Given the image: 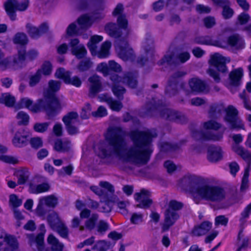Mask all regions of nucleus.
I'll use <instances>...</instances> for the list:
<instances>
[{
    "instance_id": "57",
    "label": "nucleus",
    "mask_w": 251,
    "mask_h": 251,
    "mask_svg": "<svg viewBox=\"0 0 251 251\" xmlns=\"http://www.w3.org/2000/svg\"><path fill=\"white\" fill-rule=\"evenodd\" d=\"M183 204L176 200H171L169 203V208L167 209H171L173 211L179 210L182 208Z\"/></svg>"
},
{
    "instance_id": "49",
    "label": "nucleus",
    "mask_w": 251,
    "mask_h": 251,
    "mask_svg": "<svg viewBox=\"0 0 251 251\" xmlns=\"http://www.w3.org/2000/svg\"><path fill=\"white\" fill-rule=\"evenodd\" d=\"M42 75L41 70H38L36 73L29 77V85L31 87L36 85L40 81Z\"/></svg>"
},
{
    "instance_id": "24",
    "label": "nucleus",
    "mask_w": 251,
    "mask_h": 251,
    "mask_svg": "<svg viewBox=\"0 0 251 251\" xmlns=\"http://www.w3.org/2000/svg\"><path fill=\"white\" fill-rule=\"evenodd\" d=\"M243 75V71L241 68H238L232 71L229 74L230 87H237L239 85Z\"/></svg>"
},
{
    "instance_id": "30",
    "label": "nucleus",
    "mask_w": 251,
    "mask_h": 251,
    "mask_svg": "<svg viewBox=\"0 0 251 251\" xmlns=\"http://www.w3.org/2000/svg\"><path fill=\"white\" fill-rule=\"evenodd\" d=\"M47 220L52 229H55L56 227L63 223L60 219L58 214L55 211L50 213L47 216Z\"/></svg>"
},
{
    "instance_id": "13",
    "label": "nucleus",
    "mask_w": 251,
    "mask_h": 251,
    "mask_svg": "<svg viewBox=\"0 0 251 251\" xmlns=\"http://www.w3.org/2000/svg\"><path fill=\"white\" fill-rule=\"evenodd\" d=\"M61 82L59 81L50 80L49 82V88L44 93L43 100H48L50 101H53L56 100L60 105V109L57 111V115L60 112L62 109L61 103L58 99L55 97V93L60 88Z\"/></svg>"
},
{
    "instance_id": "23",
    "label": "nucleus",
    "mask_w": 251,
    "mask_h": 251,
    "mask_svg": "<svg viewBox=\"0 0 251 251\" xmlns=\"http://www.w3.org/2000/svg\"><path fill=\"white\" fill-rule=\"evenodd\" d=\"M99 98L101 100L105 101L113 110L119 111L123 107L121 102L114 100L107 94L101 95L99 96Z\"/></svg>"
},
{
    "instance_id": "35",
    "label": "nucleus",
    "mask_w": 251,
    "mask_h": 251,
    "mask_svg": "<svg viewBox=\"0 0 251 251\" xmlns=\"http://www.w3.org/2000/svg\"><path fill=\"white\" fill-rule=\"evenodd\" d=\"M237 20L241 25H245L249 23V25L244 27V30L251 31V19L248 14L245 12L241 13L238 15Z\"/></svg>"
},
{
    "instance_id": "62",
    "label": "nucleus",
    "mask_w": 251,
    "mask_h": 251,
    "mask_svg": "<svg viewBox=\"0 0 251 251\" xmlns=\"http://www.w3.org/2000/svg\"><path fill=\"white\" fill-rule=\"evenodd\" d=\"M203 22L207 28L213 27L216 24L215 18L212 16H207L203 19Z\"/></svg>"
},
{
    "instance_id": "60",
    "label": "nucleus",
    "mask_w": 251,
    "mask_h": 251,
    "mask_svg": "<svg viewBox=\"0 0 251 251\" xmlns=\"http://www.w3.org/2000/svg\"><path fill=\"white\" fill-rule=\"evenodd\" d=\"M114 204V203L111 201H105L101 204V206L99 208V211L101 212H110L111 211Z\"/></svg>"
},
{
    "instance_id": "11",
    "label": "nucleus",
    "mask_w": 251,
    "mask_h": 251,
    "mask_svg": "<svg viewBox=\"0 0 251 251\" xmlns=\"http://www.w3.org/2000/svg\"><path fill=\"white\" fill-rule=\"evenodd\" d=\"M115 48L120 57L124 60H130L133 58V50L129 47L127 41L126 39L116 40Z\"/></svg>"
},
{
    "instance_id": "2",
    "label": "nucleus",
    "mask_w": 251,
    "mask_h": 251,
    "mask_svg": "<svg viewBox=\"0 0 251 251\" xmlns=\"http://www.w3.org/2000/svg\"><path fill=\"white\" fill-rule=\"evenodd\" d=\"M183 181L184 186L194 197L195 201L201 198L212 202H220L225 198L226 193L223 188L205 184L195 176L185 177Z\"/></svg>"
},
{
    "instance_id": "17",
    "label": "nucleus",
    "mask_w": 251,
    "mask_h": 251,
    "mask_svg": "<svg viewBox=\"0 0 251 251\" xmlns=\"http://www.w3.org/2000/svg\"><path fill=\"white\" fill-rule=\"evenodd\" d=\"M164 215V221L161 227L162 232L169 230L170 227L173 226L179 218V215L177 212L173 211L171 209H167Z\"/></svg>"
},
{
    "instance_id": "64",
    "label": "nucleus",
    "mask_w": 251,
    "mask_h": 251,
    "mask_svg": "<svg viewBox=\"0 0 251 251\" xmlns=\"http://www.w3.org/2000/svg\"><path fill=\"white\" fill-rule=\"evenodd\" d=\"M29 142L31 147L35 149H38L43 146V141L41 138L39 137L32 138Z\"/></svg>"
},
{
    "instance_id": "56",
    "label": "nucleus",
    "mask_w": 251,
    "mask_h": 251,
    "mask_svg": "<svg viewBox=\"0 0 251 251\" xmlns=\"http://www.w3.org/2000/svg\"><path fill=\"white\" fill-rule=\"evenodd\" d=\"M92 109L91 105L89 103H87L82 108L81 112L80 113V117L83 119H88L92 114Z\"/></svg>"
},
{
    "instance_id": "18",
    "label": "nucleus",
    "mask_w": 251,
    "mask_h": 251,
    "mask_svg": "<svg viewBox=\"0 0 251 251\" xmlns=\"http://www.w3.org/2000/svg\"><path fill=\"white\" fill-rule=\"evenodd\" d=\"M88 81L90 83L89 96L92 98L102 89L101 77L94 75L88 78Z\"/></svg>"
},
{
    "instance_id": "44",
    "label": "nucleus",
    "mask_w": 251,
    "mask_h": 251,
    "mask_svg": "<svg viewBox=\"0 0 251 251\" xmlns=\"http://www.w3.org/2000/svg\"><path fill=\"white\" fill-rule=\"evenodd\" d=\"M17 176L18 177V184L22 185L25 183L29 177V172L25 169L18 171L17 172Z\"/></svg>"
},
{
    "instance_id": "52",
    "label": "nucleus",
    "mask_w": 251,
    "mask_h": 251,
    "mask_svg": "<svg viewBox=\"0 0 251 251\" xmlns=\"http://www.w3.org/2000/svg\"><path fill=\"white\" fill-rule=\"evenodd\" d=\"M194 42L198 44L212 45V40L209 36L197 37L195 38Z\"/></svg>"
},
{
    "instance_id": "53",
    "label": "nucleus",
    "mask_w": 251,
    "mask_h": 251,
    "mask_svg": "<svg viewBox=\"0 0 251 251\" xmlns=\"http://www.w3.org/2000/svg\"><path fill=\"white\" fill-rule=\"evenodd\" d=\"M10 66L9 59L4 57V54L0 49V70L4 71Z\"/></svg>"
},
{
    "instance_id": "59",
    "label": "nucleus",
    "mask_w": 251,
    "mask_h": 251,
    "mask_svg": "<svg viewBox=\"0 0 251 251\" xmlns=\"http://www.w3.org/2000/svg\"><path fill=\"white\" fill-rule=\"evenodd\" d=\"M251 213V202L248 204L244 209V210L241 213V218L240 221L242 223H244L246 221V219L249 217L250 214Z\"/></svg>"
},
{
    "instance_id": "39",
    "label": "nucleus",
    "mask_w": 251,
    "mask_h": 251,
    "mask_svg": "<svg viewBox=\"0 0 251 251\" xmlns=\"http://www.w3.org/2000/svg\"><path fill=\"white\" fill-rule=\"evenodd\" d=\"M40 200L46 205L50 208H54L58 203V199L52 195L44 197Z\"/></svg>"
},
{
    "instance_id": "47",
    "label": "nucleus",
    "mask_w": 251,
    "mask_h": 251,
    "mask_svg": "<svg viewBox=\"0 0 251 251\" xmlns=\"http://www.w3.org/2000/svg\"><path fill=\"white\" fill-rule=\"evenodd\" d=\"M220 6L223 8L222 15L224 19H229L233 16L234 11L229 6V2Z\"/></svg>"
},
{
    "instance_id": "12",
    "label": "nucleus",
    "mask_w": 251,
    "mask_h": 251,
    "mask_svg": "<svg viewBox=\"0 0 251 251\" xmlns=\"http://www.w3.org/2000/svg\"><path fill=\"white\" fill-rule=\"evenodd\" d=\"M55 75L57 78L63 79L66 84H71L76 87H79L81 85L82 82L78 76H74L71 77V73L65 71L63 68L58 69Z\"/></svg>"
},
{
    "instance_id": "31",
    "label": "nucleus",
    "mask_w": 251,
    "mask_h": 251,
    "mask_svg": "<svg viewBox=\"0 0 251 251\" xmlns=\"http://www.w3.org/2000/svg\"><path fill=\"white\" fill-rule=\"evenodd\" d=\"M71 147V142L69 140L58 139L54 143V149L57 151L66 152L70 150Z\"/></svg>"
},
{
    "instance_id": "29",
    "label": "nucleus",
    "mask_w": 251,
    "mask_h": 251,
    "mask_svg": "<svg viewBox=\"0 0 251 251\" xmlns=\"http://www.w3.org/2000/svg\"><path fill=\"white\" fill-rule=\"evenodd\" d=\"M4 241L7 246L5 247L4 251H16L18 248V243L17 239L13 236L8 235L5 237Z\"/></svg>"
},
{
    "instance_id": "27",
    "label": "nucleus",
    "mask_w": 251,
    "mask_h": 251,
    "mask_svg": "<svg viewBox=\"0 0 251 251\" xmlns=\"http://www.w3.org/2000/svg\"><path fill=\"white\" fill-rule=\"evenodd\" d=\"M212 227V224L208 221L202 223L200 226L195 227L192 231L194 236H200L205 234L210 230Z\"/></svg>"
},
{
    "instance_id": "20",
    "label": "nucleus",
    "mask_w": 251,
    "mask_h": 251,
    "mask_svg": "<svg viewBox=\"0 0 251 251\" xmlns=\"http://www.w3.org/2000/svg\"><path fill=\"white\" fill-rule=\"evenodd\" d=\"M245 41L239 34H233L228 37V47L233 51L242 50L245 48Z\"/></svg>"
},
{
    "instance_id": "37",
    "label": "nucleus",
    "mask_w": 251,
    "mask_h": 251,
    "mask_svg": "<svg viewBox=\"0 0 251 251\" xmlns=\"http://www.w3.org/2000/svg\"><path fill=\"white\" fill-rule=\"evenodd\" d=\"M48 242L51 245V250L53 251H62L63 244L60 243L58 240L52 234H50L48 238Z\"/></svg>"
},
{
    "instance_id": "7",
    "label": "nucleus",
    "mask_w": 251,
    "mask_h": 251,
    "mask_svg": "<svg viewBox=\"0 0 251 251\" xmlns=\"http://www.w3.org/2000/svg\"><path fill=\"white\" fill-rule=\"evenodd\" d=\"M117 23L119 27L115 23H110L105 26L106 32L111 37L118 38L121 37L123 33L122 29L125 32L124 37H127L129 34V29L127 28V20L124 15H120L117 19Z\"/></svg>"
},
{
    "instance_id": "55",
    "label": "nucleus",
    "mask_w": 251,
    "mask_h": 251,
    "mask_svg": "<svg viewBox=\"0 0 251 251\" xmlns=\"http://www.w3.org/2000/svg\"><path fill=\"white\" fill-rule=\"evenodd\" d=\"M249 173L248 169H246L243 176L242 179V183L240 187V190L243 191L246 190L249 187Z\"/></svg>"
},
{
    "instance_id": "41",
    "label": "nucleus",
    "mask_w": 251,
    "mask_h": 251,
    "mask_svg": "<svg viewBox=\"0 0 251 251\" xmlns=\"http://www.w3.org/2000/svg\"><path fill=\"white\" fill-rule=\"evenodd\" d=\"M44 234L43 233H39L34 241L32 242L30 244V246L33 247L35 246L38 251H43L44 246Z\"/></svg>"
},
{
    "instance_id": "4",
    "label": "nucleus",
    "mask_w": 251,
    "mask_h": 251,
    "mask_svg": "<svg viewBox=\"0 0 251 251\" xmlns=\"http://www.w3.org/2000/svg\"><path fill=\"white\" fill-rule=\"evenodd\" d=\"M33 103V100L29 98H24L21 99L18 105L20 108L25 107L34 113L44 111L50 119L56 116L57 111L60 109V105L56 100L51 102L42 99H38L34 104Z\"/></svg>"
},
{
    "instance_id": "45",
    "label": "nucleus",
    "mask_w": 251,
    "mask_h": 251,
    "mask_svg": "<svg viewBox=\"0 0 251 251\" xmlns=\"http://www.w3.org/2000/svg\"><path fill=\"white\" fill-rule=\"evenodd\" d=\"M16 118L18 120L19 125L26 126L29 123V116L24 111H19L16 115Z\"/></svg>"
},
{
    "instance_id": "10",
    "label": "nucleus",
    "mask_w": 251,
    "mask_h": 251,
    "mask_svg": "<svg viewBox=\"0 0 251 251\" xmlns=\"http://www.w3.org/2000/svg\"><path fill=\"white\" fill-rule=\"evenodd\" d=\"M183 71H177L169 77L165 93L169 97L175 96L178 93L179 78L186 75Z\"/></svg>"
},
{
    "instance_id": "21",
    "label": "nucleus",
    "mask_w": 251,
    "mask_h": 251,
    "mask_svg": "<svg viewBox=\"0 0 251 251\" xmlns=\"http://www.w3.org/2000/svg\"><path fill=\"white\" fill-rule=\"evenodd\" d=\"M138 73L134 72H126L122 77V83L130 88L135 89L138 85Z\"/></svg>"
},
{
    "instance_id": "50",
    "label": "nucleus",
    "mask_w": 251,
    "mask_h": 251,
    "mask_svg": "<svg viewBox=\"0 0 251 251\" xmlns=\"http://www.w3.org/2000/svg\"><path fill=\"white\" fill-rule=\"evenodd\" d=\"M203 126V127L206 129H213L214 130H218L222 126L221 124L213 120L204 122Z\"/></svg>"
},
{
    "instance_id": "54",
    "label": "nucleus",
    "mask_w": 251,
    "mask_h": 251,
    "mask_svg": "<svg viewBox=\"0 0 251 251\" xmlns=\"http://www.w3.org/2000/svg\"><path fill=\"white\" fill-rule=\"evenodd\" d=\"M190 54L188 51L181 52L178 53L176 56L177 65L180 63H184L190 59Z\"/></svg>"
},
{
    "instance_id": "33",
    "label": "nucleus",
    "mask_w": 251,
    "mask_h": 251,
    "mask_svg": "<svg viewBox=\"0 0 251 251\" xmlns=\"http://www.w3.org/2000/svg\"><path fill=\"white\" fill-rule=\"evenodd\" d=\"M50 186L47 183H43L40 184H30L29 189L30 192L33 194H39L47 192L49 190Z\"/></svg>"
},
{
    "instance_id": "14",
    "label": "nucleus",
    "mask_w": 251,
    "mask_h": 251,
    "mask_svg": "<svg viewBox=\"0 0 251 251\" xmlns=\"http://www.w3.org/2000/svg\"><path fill=\"white\" fill-rule=\"evenodd\" d=\"M134 197L135 200L139 202L136 206L137 207L148 208L152 203L150 192L144 189H142L140 193H135Z\"/></svg>"
},
{
    "instance_id": "1",
    "label": "nucleus",
    "mask_w": 251,
    "mask_h": 251,
    "mask_svg": "<svg viewBox=\"0 0 251 251\" xmlns=\"http://www.w3.org/2000/svg\"><path fill=\"white\" fill-rule=\"evenodd\" d=\"M129 135L133 145L126 148L125 134L122 129L118 127H109L105 136L108 147L101 150L103 156L115 155L137 166L147 164L152 152L150 149L152 139L157 136L156 130H135L131 131Z\"/></svg>"
},
{
    "instance_id": "26",
    "label": "nucleus",
    "mask_w": 251,
    "mask_h": 251,
    "mask_svg": "<svg viewBox=\"0 0 251 251\" xmlns=\"http://www.w3.org/2000/svg\"><path fill=\"white\" fill-rule=\"evenodd\" d=\"M189 87L193 92L200 93L206 89L205 83L197 78H192L189 81Z\"/></svg>"
},
{
    "instance_id": "34",
    "label": "nucleus",
    "mask_w": 251,
    "mask_h": 251,
    "mask_svg": "<svg viewBox=\"0 0 251 251\" xmlns=\"http://www.w3.org/2000/svg\"><path fill=\"white\" fill-rule=\"evenodd\" d=\"M166 63L169 65H176L177 59L175 57L173 52H168L164 55V57L160 60L157 64L159 65H163Z\"/></svg>"
},
{
    "instance_id": "58",
    "label": "nucleus",
    "mask_w": 251,
    "mask_h": 251,
    "mask_svg": "<svg viewBox=\"0 0 251 251\" xmlns=\"http://www.w3.org/2000/svg\"><path fill=\"white\" fill-rule=\"evenodd\" d=\"M50 125V122L36 123L34 126V129L36 132L43 133L48 129Z\"/></svg>"
},
{
    "instance_id": "42",
    "label": "nucleus",
    "mask_w": 251,
    "mask_h": 251,
    "mask_svg": "<svg viewBox=\"0 0 251 251\" xmlns=\"http://www.w3.org/2000/svg\"><path fill=\"white\" fill-rule=\"evenodd\" d=\"M112 91L114 95L119 100H122L124 99V94L126 93V89L118 84H113L112 87Z\"/></svg>"
},
{
    "instance_id": "43",
    "label": "nucleus",
    "mask_w": 251,
    "mask_h": 251,
    "mask_svg": "<svg viewBox=\"0 0 251 251\" xmlns=\"http://www.w3.org/2000/svg\"><path fill=\"white\" fill-rule=\"evenodd\" d=\"M99 216L96 213L92 214L91 217L85 222V226L86 229L89 230L93 229L98 220Z\"/></svg>"
},
{
    "instance_id": "9",
    "label": "nucleus",
    "mask_w": 251,
    "mask_h": 251,
    "mask_svg": "<svg viewBox=\"0 0 251 251\" xmlns=\"http://www.w3.org/2000/svg\"><path fill=\"white\" fill-rule=\"evenodd\" d=\"M28 0H22L18 1L17 0H7L4 3V9L7 14L12 21L16 20V11H25L28 6Z\"/></svg>"
},
{
    "instance_id": "28",
    "label": "nucleus",
    "mask_w": 251,
    "mask_h": 251,
    "mask_svg": "<svg viewBox=\"0 0 251 251\" xmlns=\"http://www.w3.org/2000/svg\"><path fill=\"white\" fill-rule=\"evenodd\" d=\"M228 36L226 32L218 35L216 39L212 40V45L226 49L228 47Z\"/></svg>"
},
{
    "instance_id": "36",
    "label": "nucleus",
    "mask_w": 251,
    "mask_h": 251,
    "mask_svg": "<svg viewBox=\"0 0 251 251\" xmlns=\"http://www.w3.org/2000/svg\"><path fill=\"white\" fill-rule=\"evenodd\" d=\"M78 115L77 112L72 111L67 113L63 118L62 121L65 126L75 124L78 122Z\"/></svg>"
},
{
    "instance_id": "3",
    "label": "nucleus",
    "mask_w": 251,
    "mask_h": 251,
    "mask_svg": "<svg viewBox=\"0 0 251 251\" xmlns=\"http://www.w3.org/2000/svg\"><path fill=\"white\" fill-rule=\"evenodd\" d=\"M164 102L162 100L152 99L146 105L145 114L148 116H152L159 112L160 117L167 121L183 124L187 122L186 117L182 112L176 110L164 108Z\"/></svg>"
},
{
    "instance_id": "40",
    "label": "nucleus",
    "mask_w": 251,
    "mask_h": 251,
    "mask_svg": "<svg viewBox=\"0 0 251 251\" xmlns=\"http://www.w3.org/2000/svg\"><path fill=\"white\" fill-rule=\"evenodd\" d=\"M15 102V97L9 93L2 94L0 97V103H4L7 106H12Z\"/></svg>"
},
{
    "instance_id": "25",
    "label": "nucleus",
    "mask_w": 251,
    "mask_h": 251,
    "mask_svg": "<svg viewBox=\"0 0 251 251\" xmlns=\"http://www.w3.org/2000/svg\"><path fill=\"white\" fill-rule=\"evenodd\" d=\"M233 150L246 162L249 168L251 165V153L239 145L233 146Z\"/></svg>"
},
{
    "instance_id": "32",
    "label": "nucleus",
    "mask_w": 251,
    "mask_h": 251,
    "mask_svg": "<svg viewBox=\"0 0 251 251\" xmlns=\"http://www.w3.org/2000/svg\"><path fill=\"white\" fill-rule=\"evenodd\" d=\"M224 110V107L223 105L218 103L212 104L210 106L208 111L209 117L211 118H217Z\"/></svg>"
},
{
    "instance_id": "48",
    "label": "nucleus",
    "mask_w": 251,
    "mask_h": 251,
    "mask_svg": "<svg viewBox=\"0 0 251 251\" xmlns=\"http://www.w3.org/2000/svg\"><path fill=\"white\" fill-rule=\"evenodd\" d=\"M93 62L89 58H86L81 61L78 65L77 68L80 72H84L90 69Z\"/></svg>"
},
{
    "instance_id": "22",
    "label": "nucleus",
    "mask_w": 251,
    "mask_h": 251,
    "mask_svg": "<svg viewBox=\"0 0 251 251\" xmlns=\"http://www.w3.org/2000/svg\"><path fill=\"white\" fill-rule=\"evenodd\" d=\"M223 151L220 147L210 146L208 147L207 158L209 161L215 162L222 159Z\"/></svg>"
},
{
    "instance_id": "61",
    "label": "nucleus",
    "mask_w": 251,
    "mask_h": 251,
    "mask_svg": "<svg viewBox=\"0 0 251 251\" xmlns=\"http://www.w3.org/2000/svg\"><path fill=\"white\" fill-rule=\"evenodd\" d=\"M240 98L243 100L244 107L248 109L251 110V103L249 100V96H247L246 92L244 90L242 93L239 95Z\"/></svg>"
},
{
    "instance_id": "46",
    "label": "nucleus",
    "mask_w": 251,
    "mask_h": 251,
    "mask_svg": "<svg viewBox=\"0 0 251 251\" xmlns=\"http://www.w3.org/2000/svg\"><path fill=\"white\" fill-rule=\"evenodd\" d=\"M77 22L80 28L82 29L87 28L92 24L91 19L87 15H84L79 17L77 20Z\"/></svg>"
},
{
    "instance_id": "19",
    "label": "nucleus",
    "mask_w": 251,
    "mask_h": 251,
    "mask_svg": "<svg viewBox=\"0 0 251 251\" xmlns=\"http://www.w3.org/2000/svg\"><path fill=\"white\" fill-rule=\"evenodd\" d=\"M28 133L23 130L17 131L12 140L14 146L18 148H23L26 146L28 143Z\"/></svg>"
},
{
    "instance_id": "38",
    "label": "nucleus",
    "mask_w": 251,
    "mask_h": 251,
    "mask_svg": "<svg viewBox=\"0 0 251 251\" xmlns=\"http://www.w3.org/2000/svg\"><path fill=\"white\" fill-rule=\"evenodd\" d=\"M111 46V42L106 41L102 43L100 50L98 53V56L100 58H105L109 54V49Z\"/></svg>"
},
{
    "instance_id": "15",
    "label": "nucleus",
    "mask_w": 251,
    "mask_h": 251,
    "mask_svg": "<svg viewBox=\"0 0 251 251\" xmlns=\"http://www.w3.org/2000/svg\"><path fill=\"white\" fill-rule=\"evenodd\" d=\"M68 46L71 49L72 54L78 59L83 58L87 55L85 47L83 44L79 43L77 38L71 39Z\"/></svg>"
},
{
    "instance_id": "51",
    "label": "nucleus",
    "mask_w": 251,
    "mask_h": 251,
    "mask_svg": "<svg viewBox=\"0 0 251 251\" xmlns=\"http://www.w3.org/2000/svg\"><path fill=\"white\" fill-rule=\"evenodd\" d=\"M60 236L64 238L68 237L69 230L64 223L60 224L55 228V229Z\"/></svg>"
},
{
    "instance_id": "5",
    "label": "nucleus",
    "mask_w": 251,
    "mask_h": 251,
    "mask_svg": "<svg viewBox=\"0 0 251 251\" xmlns=\"http://www.w3.org/2000/svg\"><path fill=\"white\" fill-rule=\"evenodd\" d=\"M13 43L18 44L17 48V54L13 57L11 65L14 69L22 68L25 65L26 45L28 43V38L25 34L23 32L17 33L13 39Z\"/></svg>"
},
{
    "instance_id": "63",
    "label": "nucleus",
    "mask_w": 251,
    "mask_h": 251,
    "mask_svg": "<svg viewBox=\"0 0 251 251\" xmlns=\"http://www.w3.org/2000/svg\"><path fill=\"white\" fill-rule=\"evenodd\" d=\"M161 150L164 151H176L179 147L177 144H172L169 143H163L161 145Z\"/></svg>"
},
{
    "instance_id": "8",
    "label": "nucleus",
    "mask_w": 251,
    "mask_h": 251,
    "mask_svg": "<svg viewBox=\"0 0 251 251\" xmlns=\"http://www.w3.org/2000/svg\"><path fill=\"white\" fill-rule=\"evenodd\" d=\"M225 121L227 123L231 129L239 130L244 129V125L242 121L238 117V110L232 105H229L226 109Z\"/></svg>"
},
{
    "instance_id": "16",
    "label": "nucleus",
    "mask_w": 251,
    "mask_h": 251,
    "mask_svg": "<svg viewBox=\"0 0 251 251\" xmlns=\"http://www.w3.org/2000/svg\"><path fill=\"white\" fill-rule=\"evenodd\" d=\"M193 137L197 140L214 141H220L223 137L222 133H214L211 131H195L193 132Z\"/></svg>"
},
{
    "instance_id": "6",
    "label": "nucleus",
    "mask_w": 251,
    "mask_h": 251,
    "mask_svg": "<svg viewBox=\"0 0 251 251\" xmlns=\"http://www.w3.org/2000/svg\"><path fill=\"white\" fill-rule=\"evenodd\" d=\"M209 63L210 66L207 73L216 83L220 82L221 77L227 72L225 58L219 53H215L211 56Z\"/></svg>"
}]
</instances>
